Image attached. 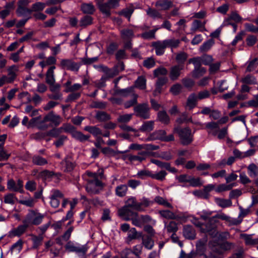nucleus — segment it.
<instances>
[{"mask_svg": "<svg viewBox=\"0 0 258 258\" xmlns=\"http://www.w3.org/2000/svg\"><path fill=\"white\" fill-rule=\"evenodd\" d=\"M146 13L148 15L153 19L161 18L162 17L160 13L155 9L149 8L146 10Z\"/></svg>", "mask_w": 258, "mask_h": 258, "instance_id": "64", "label": "nucleus"}, {"mask_svg": "<svg viewBox=\"0 0 258 258\" xmlns=\"http://www.w3.org/2000/svg\"><path fill=\"white\" fill-rule=\"evenodd\" d=\"M152 46L155 50V53L157 55L160 56L165 52L166 48L164 40L163 41H157L152 43Z\"/></svg>", "mask_w": 258, "mask_h": 258, "instance_id": "19", "label": "nucleus"}, {"mask_svg": "<svg viewBox=\"0 0 258 258\" xmlns=\"http://www.w3.org/2000/svg\"><path fill=\"white\" fill-rule=\"evenodd\" d=\"M63 195L58 190H54L51 191L50 196V204L53 208L58 207L60 201L63 199Z\"/></svg>", "mask_w": 258, "mask_h": 258, "instance_id": "17", "label": "nucleus"}, {"mask_svg": "<svg viewBox=\"0 0 258 258\" xmlns=\"http://www.w3.org/2000/svg\"><path fill=\"white\" fill-rule=\"evenodd\" d=\"M203 181L200 177L195 178L192 176H190L189 181L190 186L192 187H198L203 185Z\"/></svg>", "mask_w": 258, "mask_h": 258, "instance_id": "60", "label": "nucleus"}, {"mask_svg": "<svg viewBox=\"0 0 258 258\" xmlns=\"http://www.w3.org/2000/svg\"><path fill=\"white\" fill-rule=\"evenodd\" d=\"M165 227L167 232L169 233H175L178 230L177 225L174 221H170L168 224L165 223Z\"/></svg>", "mask_w": 258, "mask_h": 258, "instance_id": "45", "label": "nucleus"}, {"mask_svg": "<svg viewBox=\"0 0 258 258\" xmlns=\"http://www.w3.org/2000/svg\"><path fill=\"white\" fill-rule=\"evenodd\" d=\"M148 155V153L146 151H142L137 155H130L128 156V159L131 161H142L145 160Z\"/></svg>", "mask_w": 258, "mask_h": 258, "instance_id": "29", "label": "nucleus"}, {"mask_svg": "<svg viewBox=\"0 0 258 258\" xmlns=\"http://www.w3.org/2000/svg\"><path fill=\"white\" fill-rule=\"evenodd\" d=\"M36 202V201L31 197L28 198L27 200H22L18 201L19 203L30 208L33 207Z\"/></svg>", "mask_w": 258, "mask_h": 258, "instance_id": "58", "label": "nucleus"}, {"mask_svg": "<svg viewBox=\"0 0 258 258\" xmlns=\"http://www.w3.org/2000/svg\"><path fill=\"white\" fill-rule=\"evenodd\" d=\"M166 135V132L164 130L156 131L151 134L146 139L147 141H151L153 140H159L163 141L164 136Z\"/></svg>", "mask_w": 258, "mask_h": 258, "instance_id": "23", "label": "nucleus"}, {"mask_svg": "<svg viewBox=\"0 0 258 258\" xmlns=\"http://www.w3.org/2000/svg\"><path fill=\"white\" fill-rule=\"evenodd\" d=\"M19 200L16 197L15 194L13 193H9L4 196V202L5 204L10 205H14L16 202H18Z\"/></svg>", "mask_w": 258, "mask_h": 258, "instance_id": "32", "label": "nucleus"}, {"mask_svg": "<svg viewBox=\"0 0 258 258\" xmlns=\"http://www.w3.org/2000/svg\"><path fill=\"white\" fill-rule=\"evenodd\" d=\"M95 117L100 121H105L110 119V115L104 111L97 112Z\"/></svg>", "mask_w": 258, "mask_h": 258, "instance_id": "55", "label": "nucleus"}, {"mask_svg": "<svg viewBox=\"0 0 258 258\" xmlns=\"http://www.w3.org/2000/svg\"><path fill=\"white\" fill-rule=\"evenodd\" d=\"M144 67L147 69H151L153 68L155 64V60L152 57H149L145 59L143 63Z\"/></svg>", "mask_w": 258, "mask_h": 258, "instance_id": "62", "label": "nucleus"}, {"mask_svg": "<svg viewBox=\"0 0 258 258\" xmlns=\"http://www.w3.org/2000/svg\"><path fill=\"white\" fill-rule=\"evenodd\" d=\"M248 173L251 177L258 179V166L254 163H251L247 167Z\"/></svg>", "mask_w": 258, "mask_h": 258, "instance_id": "35", "label": "nucleus"}, {"mask_svg": "<svg viewBox=\"0 0 258 258\" xmlns=\"http://www.w3.org/2000/svg\"><path fill=\"white\" fill-rule=\"evenodd\" d=\"M151 162L160 168L166 169L172 173L176 171V169L174 167H171L170 164L167 162H163L157 159H152Z\"/></svg>", "mask_w": 258, "mask_h": 258, "instance_id": "25", "label": "nucleus"}, {"mask_svg": "<svg viewBox=\"0 0 258 258\" xmlns=\"http://www.w3.org/2000/svg\"><path fill=\"white\" fill-rule=\"evenodd\" d=\"M235 185L234 184H221L219 185L216 189V191L217 192H221L225 191L231 190L232 187Z\"/></svg>", "mask_w": 258, "mask_h": 258, "instance_id": "59", "label": "nucleus"}, {"mask_svg": "<svg viewBox=\"0 0 258 258\" xmlns=\"http://www.w3.org/2000/svg\"><path fill=\"white\" fill-rule=\"evenodd\" d=\"M158 119L163 123L168 124L169 122V117L164 111H159L158 113Z\"/></svg>", "mask_w": 258, "mask_h": 258, "instance_id": "54", "label": "nucleus"}, {"mask_svg": "<svg viewBox=\"0 0 258 258\" xmlns=\"http://www.w3.org/2000/svg\"><path fill=\"white\" fill-rule=\"evenodd\" d=\"M206 21L202 22L199 20H194L192 22L190 30L193 32H197L198 30L201 32L206 31Z\"/></svg>", "mask_w": 258, "mask_h": 258, "instance_id": "21", "label": "nucleus"}, {"mask_svg": "<svg viewBox=\"0 0 258 258\" xmlns=\"http://www.w3.org/2000/svg\"><path fill=\"white\" fill-rule=\"evenodd\" d=\"M127 186L125 184H120L117 186L115 188V195L119 197H124L127 191Z\"/></svg>", "mask_w": 258, "mask_h": 258, "instance_id": "36", "label": "nucleus"}, {"mask_svg": "<svg viewBox=\"0 0 258 258\" xmlns=\"http://www.w3.org/2000/svg\"><path fill=\"white\" fill-rule=\"evenodd\" d=\"M32 161L34 165L38 166H43L48 163L47 159L38 155H34Z\"/></svg>", "mask_w": 258, "mask_h": 258, "instance_id": "33", "label": "nucleus"}, {"mask_svg": "<svg viewBox=\"0 0 258 258\" xmlns=\"http://www.w3.org/2000/svg\"><path fill=\"white\" fill-rule=\"evenodd\" d=\"M80 9L84 14L88 15H92L95 11V6L91 3L82 4Z\"/></svg>", "mask_w": 258, "mask_h": 258, "instance_id": "27", "label": "nucleus"}, {"mask_svg": "<svg viewBox=\"0 0 258 258\" xmlns=\"http://www.w3.org/2000/svg\"><path fill=\"white\" fill-rule=\"evenodd\" d=\"M44 215L38 212L37 210H29L28 213L23 220L29 227L31 225H39L43 221Z\"/></svg>", "mask_w": 258, "mask_h": 258, "instance_id": "3", "label": "nucleus"}, {"mask_svg": "<svg viewBox=\"0 0 258 258\" xmlns=\"http://www.w3.org/2000/svg\"><path fill=\"white\" fill-rule=\"evenodd\" d=\"M149 110L150 108L147 103L140 104L134 107L136 116L144 119L150 118Z\"/></svg>", "mask_w": 258, "mask_h": 258, "instance_id": "12", "label": "nucleus"}, {"mask_svg": "<svg viewBox=\"0 0 258 258\" xmlns=\"http://www.w3.org/2000/svg\"><path fill=\"white\" fill-rule=\"evenodd\" d=\"M191 222L196 226L200 228L202 232L208 233L213 237H215L217 235V231L213 230V227L211 225L210 219L208 222L203 223L200 222L199 219L194 217Z\"/></svg>", "mask_w": 258, "mask_h": 258, "instance_id": "8", "label": "nucleus"}, {"mask_svg": "<svg viewBox=\"0 0 258 258\" xmlns=\"http://www.w3.org/2000/svg\"><path fill=\"white\" fill-rule=\"evenodd\" d=\"M60 175L59 173H55L53 171L48 170H44L38 174V177L43 179H48L51 178L53 176Z\"/></svg>", "mask_w": 258, "mask_h": 258, "instance_id": "38", "label": "nucleus"}, {"mask_svg": "<svg viewBox=\"0 0 258 258\" xmlns=\"http://www.w3.org/2000/svg\"><path fill=\"white\" fill-rule=\"evenodd\" d=\"M72 137L81 142H84L86 141H88L89 139L90 136L84 135L81 132L76 130V131L73 133Z\"/></svg>", "mask_w": 258, "mask_h": 258, "instance_id": "40", "label": "nucleus"}, {"mask_svg": "<svg viewBox=\"0 0 258 258\" xmlns=\"http://www.w3.org/2000/svg\"><path fill=\"white\" fill-rule=\"evenodd\" d=\"M62 118L51 111L41 119L40 115L33 117L29 121V125L35 124L40 130H45L50 126H58L62 122Z\"/></svg>", "mask_w": 258, "mask_h": 258, "instance_id": "1", "label": "nucleus"}, {"mask_svg": "<svg viewBox=\"0 0 258 258\" xmlns=\"http://www.w3.org/2000/svg\"><path fill=\"white\" fill-rule=\"evenodd\" d=\"M174 131L178 134L182 144L187 145L192 141V135L191 131L189 128L185 127L181 128L179 127H177L174 128Z\"/></svg>", "mask_w": 258, "mask_h": 258, "instance_id": "6", "label": "nucleus"}, {"mask_svg": "<svg viewBox=\"0 0 258 258\" xmlns=\"http://www.w3.org/2000/svg\"><path fill=\"white\" fill-rule=\"evenodd\" d=\"M93 18L89 15H86L83 17L80 21V26L82 27H85L92 24Z\"/></svg>", "mask_w": 258, "mask_h": 258, "instance_id": "46", "label": "nucleus"}, {"mask_svg": "<svg viewBox=\"0 0 258 258\" xmlns=\"http://www.w3.org/2000/svg\"><path fill=\"white\" fill-rule=\"evenodd\" d=\"M166 48L169 47L171 49L177 48L180 43L179 39H169L164 40Z\"/></svg>", "mask_w": 258, "mask_h": 258, "instance_id": "48", "label": "nucleus"}, {"mask_svg": "<svg viewBox=\"0 0 258 258\" xmlns=\"http://www.w3.org/2000/svg\"><path fill=\"white\" fill-rule=\"evenodd\" d=\"M27 0H20L19 1L18 7L17 9L16 13L19 17H30L32 12L31 9L26 8L28 5Z\"/></svg>", "mask_w": 258, "mask_h": 258, "instance_id": "14", "label": "nucleus"}, {"mask_svg": "<svg viewBox=\"0 0 258 258\" xmlns=\"http://www.w3.org/2000/svg\"><path fill=\"white\" fill-rule=\"evenodd\" d=\"M31 240L33 242L32 247L37 249L41 245L43 236L42 235H39L38 236L32 235Z\"/></svg>", "mask_w": 258, "mask_h": 258, "instance_id": "41", "label": "nucleus"}, {"mask_svg": "<svg viewBox=\"0 0 258 258\" xmlns=\"http://www.w3.org/2000/svg\"><path fill=\"white\" fill-rule=\"evenodd\" d=\"M136 86L140 89H145L146 87V79L143 76H139L135 81Z\"/></svg>", "mask_w": 258, "mask_h": 258, "instance_id": "49", "label": "nucleus"}, {"mask_svg": "<svg viewBox=\"0 0 258 258\" xmlns=\"http://www.w3.org/2000/svg\"><path fill=\"white\" fill-rule=\"evenodd\" d=\"M183 234L185 238L188 239H194L196 235L194 228L188 225L183 227Z\"/></svg>", "mask_w": 258, "mask_h": 258, "instance_id": "24", "label": "nucleus"}, {"mask_svg": "<svg viewBox=\"0 0 258 258\" xmlns=\"http://www.w3.org/2000/svg\"><path fill=\"white\" fill-rule=\"evenodd\" d=\"M62 132L70 133L73 136V133L76 131L75 127L69 123H64L61 127H60Z\"/></svg>", "mask_w": 258, "mask_h": 258, "instance_id": "61", "label": "nucleus"}, {"mask_svg": "<svg viewBox=\"0 0 258 258\" xmlns=\"http://www.w3.org/2000/svg\"><path fill=\"white\" fill-rule=\"evenodd\" d=\"M60 66L62 69L77 72L81 67V64L75 62L70 59H62Z\"/></svg>", "mask_w": 258, "mask_h": 258, "instance_id": "15", "label": "nucleus"}, {"mask_svg": "<svg viewBox=\"0 0 258 258\" xmlns=\"http://www.w3.org/2000/svg\"><path fill=\"white\" fill-rule=\"evenodd\" d=\"M205 128L209 130L208 131L209 134H212L213 135L216 136L217 135V131L212 132V131L213 130H218L219 126L218 123L212 121L205 123Z\"/></svg>", "mask_w": 258, "mask_h": 258, "instance_id": "42", "label": "nucleus"}, {"mask_svg": "<svg viewBox=\"0 0 258 258\" xmlns=\"http://www.w3.org/2000/svg\"><path fill=\"white\" fill-rule=\"evenodd\" d=\"M130 220L132 221V224L137 227H142L143 226L141 215H138L137 212Z\"/></svg>", "mask_w": 258, "mask_h": 258, "instance_id": "52", "label": "nucleus"}, {"mask_svg": "<svg viewBox=\"0 0 258 258\" xmlns=\"http://www.w3.org/2000/svg\"><path fill=\"white\" fill-rule=\"evenodd\" d=\"M55 67L54 66H51L49 68L46 73L45 81L47 84H52L55 83L54 70Z\"/></svg>", "mask_w": 258, "mask_h": 258, "instance_id": "26", "label": "nucleus"}, {"mask_svg": "<svg viewBox=\"0 0 258 258\" xmlns=\"http://www.w3.org/2000/svg\"><path fill=\"white\" fill-rule=\"evenodd\" d=\"M133 210L124 205L118 210V215L125 221H130L132 217L136 214V212Z\"/></svg>", "mask_w": 258, "mask_h": 258, "instance_id": "16", "label": "nucleus"}, {"mask_svg": "<svg viewBox=\"0 0 258 258\" xmlns=\"http://www.w3.org/2000/svg\"><path fill=\"white\" fill-rule=\"evenodd\" d=\"M101 152L103 154L108 156H114L117 154H122L126 152V151H115V150L108 147L101 148Z\"/></svg>", "mask_w": 258, "mask_h": 258, "instance_id": "47", "label": "nucleus"}, {"mask_svg": "<svg viewBox=\"0 0 258 258\" xmlns=\"http://www.w3.org/2000/svg\"><path fill=\"white\" fill-rule=\"evenodd\" d=\"M46 5H47L46 4L42 2H36L32 5L31 11L32 13L33 12H37L42 11L45 8Z\"/></svg>", "mask_w": 258, "mask_h": 258, "instance_id": "50", "label": "nucleus"}, {"mask_svg": "<svg viewBox=\"0 0 258 258\" xmlns=\"http://www.w3.org/2000/svg\"><path fill=\"white\" fill-rule=\"evenodd\" d=\"M151 202L145 197L143 198L140 202H138L135 197H130L125 202V206L139 212L145 210V208L149 207Z\"/></svg>", "mask_w": 258, "mask_h": 258, "instance_id": "2", "label": "nucleus"}, {"mask_svg": "<svg viewBox=\"0 0 258 258\" xmlns=\"http://www.w3.org/2000/svg\"><path fill=\"white\" fill-rule=\"evenodd\" d=\"M166 175L167 172L165 171L161 170L156 173H153L152 172L151 178L158 180L162 181L165 179Z\"/></svg>", "mask_w": 258, "mask_h": 258, "instance_id": "63", "label": "nucleus"}, {"mask_svg": "<svg viewBox=\"0 0 258 258\" xmlns=\"http://www.w3.org/2000/svg\"><path fill=\"white\" fill-rule=\"evenodd\" d=\"M218 219H220L222 220L227 221L234 225H237L241 222V221H240L239 222H237V220L235 219H232L230 217L226 215L224 213L218 214L210 218V222L211 223V225H212V226L213 227V230H217V223L219 222Z\"/></svg>", "mask_w": 258, "mask_h": 258, "instance_id": "11", "label": "nucleus"}, {"mask_svg": "<svg viewBox=\"0 0 258 258\" xmlns=\"http://www.w3.org/2000/svg\"><path fill=\"white\" fill-rule=\"evenodd\" d=\"M142 244L147 249H151L154 245V241L151 236L144 235L142 237Z\"/></svg>", "mask_w": 258, "mask_h": 258, "instance_id": "30", "label": "nucleus"}, {"mask_svg": "<svg viewBox=\"0 0 258 258\" xmlns=\"http://www.w3.org/2000/svg\"><path fill=\"white\" fill-rule=\"evenodd\" d=\"M215 44V41L213 38L210 39L205 41L200 47L201 52H207L211 49Z\"/></svg>", "mask_w": 258, "mask_h": 258, "instance_id": "44", "label": "nucleus"}, {"mask_svg": "<svg viewBox=\"0 0 258 258\" xmlns=\"http://www.w3.org/2000/svg\"><path fill=\"white\" fill-rule=\"evenodd\" d=\"M65 248L69 252H75L78 254L83 255H85L88 250V247L86 244H75L71 241L66 244Z\"/></svg>", "mask_w": 258, "mask_h": 258, "instance_id": "10", "label": "nucleus"}, {"mask_svg": "<svg viewBox=\"0 0 258 258\" xmlns=\"http://www.w3.org/2000/svg\"><path fill=\"white\" fill-rule=\"evenodd\" d=\"M173 6V3L171 0H159L156 4L155 6L160 8L162 10H167Z\"/></svg>", "mask_w": 258, "mask_h": 258, "instance_id": "28", "label": "nucleus"}, {"mask_svg": "<svg viewBox=\"0 0 258 258\" xmlns=\"http://www.w3.org/2000/svg\"><path fill=\"white\" fill-rule=\"evenodd\" d=\"M84 130L89 132L95 137L102 135L101 130L97 126L87 125L84 127Z\"/></svg>", "mask_w": 258, "mask_h": 258, "instance_id": "39", "label": "nucleus"}, {"mask_svg": "<svg viewBox=\"0 0 258 258\" xmlns=\"http://www.w3.org/2000/svg\"><path fill=\"white\" fill-rule=\"evenodd\" d=\"M183 66L175 65L172 67L170 69L169 77L172 81H175L178 79L180 75V71L183 69Z\"/></svg>", "mask_w": 258, "mask_h": 258, "instance_id": "20", "label": "nucleus"}, {"mask_svg": "<svg viewBox=\"0 0 258 258\" xmlns=\"http://www.w3.org/2000/svg\"><path fill=\"white\" fill-rule=\"evenodd\" d=\"M121 258H137L131 251V248H125L120 252Z\"/></svg>", "mask_w": 258, "mask_h": 258, "instance_id": "56", "label": "nucleus"}, {"mask_svg": "<svg viewBox=\"0 0 258 258\" xmlns=\"http://www.w3.org/2000/svg\"><path fill=\"white\" fill-rule=\"evenodd\" d=\"M154 127V121L150 120L144 121L140 128L142 132H150L153 130Z\"/></svg>", "mask_w": 258, "mask_h": 258, "instance_id": "31", "label": "nucleus"}, {"mask_svg": "<svg viewBox=\"0 0 258 258\" xmlns=\"http://www.w3.org/2000/svg\"><path fill=\"white\" fill-rule=\"evenodd\" d=\"M119 0H108L107 2H101L97 5L101 13L109 17L111 15V10L119 7Z\"/></svg>", "mask_w": 258, "mask_h": 258, "instance_id": "4", "label": "nucleus"}, {"mask_svg": "<svg viewBox=\"0 0 258 258\" xmlns=\"http://www.w3.org/2000/svg\"><path fill=\"white\" fill-rule=\"evenodd\" d=\"M62 163L65 166L64 168L65 172H71L75 166V163L69 160L66 159L62 161Z\"/></svg>", "mask_w": 258, "mask_h": 258, "instance_id": "57", "label": "nucleus"}, {"mask_svg": "<svg viewBox=\"0 0 258 258\" xmlns=\"http://www.w3.org/2000/svg\"><path fill=\"white\" fill-rule=\"evenodd\" d=\"M103 183L98 178L90 179L88 181L86 190L90 194H97L103 188Z\"/></svg>", "mask_w": 258, "mask_h": 258, "instance_id": "9", "label": "nucleus"}, {"mask_svg": "<svg viewBox=\"0 0 258 258\" xmlns=\"http://www.w3.org/2000/svg\"><path fill=\"white\" fill-rule=\"evenodd\" d=\"M168 82V79L166 77H159L155 84V89L153 92L154 96L160 94L162 91V86L165 85Z\"/></svg>", "mask_w": 258, "mask_h": 258, "instance_id": "22", "label": "nucleus"}, {"mask_svg": "<svg viewBox=\"0 0 258 258\" xmlns=\"http://www.w3.org/2000/svg\"><path fill=\"white\" fill-rule=\"evenodd\" d=\"M243 238L246 245H256L258 244V237L256 238H252V234H244Z\"/></svg>", "mask_w": 258, "mask_h": 258, "instance_id": "53", "label": "nucleus"}, {"mask_svg": "<svg viewBox=\"0 0 258 258\" xmlns=\"http://www.w3.org/2000/svg\"><path fill=\"white\" fill-rule=\"evenodd\" d=\"M29 226L26 224L23 223L18 226L16 228L12 229L9 232V236L10 237L20 236L27 230Z\"/></svg>", "mask_w": 258, "mask_h": 258, "instance_id": "18", "label": "nucleus"}, {"mask_svg": "<svg viewBox=\"0 0 258 258\" xmlns=\"http://www.w3.org/2000/svg\"><path fill=\"white\" fill-rule=\"evenodd\" d=\"M133 90V89L131 87L122 89L116 88L114 90V94L122 97H127L132 93Z\"/></svg>", "mask_w": 258, "mask_h": 258, "instance_id": "43", "label": "nucleus"}, {"mask_svg": "<svg viewBox=\"0 0 258 258\" xmlns=\"http://www.w3.org/2000/svg\"><path fill=\"white\" fill-rule=\"evenodd\" d=\"M216 202L219 206L223 208L229 207L232 206V202L230 200L217 198L216 199Z\"/></svg>", "mask_w": 258, "mask_h": 258, "instance_id": "51", "label": "nucleus"}, {"mask_svg": "<svg viewBox=\"0 0 258 258\" xmlns=\"http://www.w3.org/2000/svg\"><path fill=\"white\" fill-rule=\"evenodd\" d=\"M23 187V181L21 179H19L17 182L13 179L8 180L7 182V188L10 191L23 194L24 192Z\"/></svg>", "mask_w": 258, "mask_h": 258, "instance_id": "13", "label": "nucleus"}, {"mask_svg": "<svg viewBox=\"0 0 258 258\" xmlns=\"http://www.w3.org/2000/svg\"><path fill=\"white\" fill-rule=\"evenodd\" d=\"M18 71V67L13 65L8 69V75H3L0 77V87L6 84H11L14 82L17 77L16 73Z\"/></svg>", "mask_w": 258, "mask_h": 258, "instance_id": "7", "label": "nucleus"}, {"mask_svg": "<svg viewBox=\"0 0 258 258\" xmlns=\"http://www.w3.org/2000/svg\"><path fill=\"white\" fill-rule=\"evenodd\" d=\"M158 213L160 216L168 220H177L185 221L188 216L184 213H180L177 214L170 209H163L159 211Z\"/></svg>", "mask_w": 258, "mask_h": 258, "instance_id": "5", "label": "nucleus"}, {"mask_svg": "<svg viewBox=\"0 0 258 258\" xmlns=\"http://www.w3.org/2000/svg\"><path fill=\"white\" fill-rule=\"evenodd\" d=\"M155 202L160 205L163 206L165 207L168 208L170 209L173 208L171 203L168 202L167 200L160 196H156L154 199Z\"/></svg>", "mask_w": 258, "mask_h": 258, "instance_id": "37", "label": "nucleus"}, {"mask_svg": "<svg viewBox=\"0 0 258 258\" xmlns=\"http://www.w3.org/2000/svg\"><path fill=\"white\" fill-rule=\"evenodd\" d=\"M198 100L197 95L195 93L191 94L188 96L186 103V106L188 109L194 108L196 106Z\"/></svg>", "mask_w": 258, "mask_h": 258, "instance_id": "34", "label": "nucleus"}]
</instances>
